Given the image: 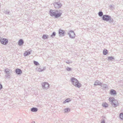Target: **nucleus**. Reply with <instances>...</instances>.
I'll list each match as a JSON object with an SVG mask.
<instances>
[{"label": "nucleus", "mask_w": 123, "mask_h": 123, "mask_svg": "<svg viewBox=\"0 0 123 123\" xmlns=\"http://www.w3.org/2000/svg\"><path fill=\"white\" fill-rule=\"evenodd\" d=\"M31 110L32 112H35L37 111L38 109L36 107H33L31 108Z\"/></svg>", "instance_id": "f3484780"}, {"label": "nucleus", "mask_w": 123, "mask_h": 123, "mask_svg": "<svg viewBox=\"0 0 123 123\" xmlns=\"http://www.w3.org/2000/svg\"><path fill=\"white\" fill-rule=\"evenodd\" d=\"M112 105L114 107H115L118 105V103L117 100L115 99L111 103Z\"/></svg>", "instance_id": "1a4fd4ad"}, {"label": "nucleus", "mask_w": 123, "mask_h": 123, "mask_svg": "<svg viewBox=\"0 0 123 123\" xmlns=\"http://www.w3.org/2000/svg\"><path fill=\"white\" fill-rule=\"evenodd\" d=\"M49 38V36L46 34H44L42 37V38Z\"/></svg>", "instance_id": "aec40b11"}, {"label": "nucleus", "mask_w": 123, "mask_h": 123, "mask_svg": "<svg viewBox=\"0 0 123 123\" xmlns=\"http://www.w3.org/2000/svg\"><path fill=\"white\" fill-rule=\"evenodd\" d=\"M56 33L55 32H53L52 34L51 35V37L53 38L56 35Z\"/></svg>", "instance_id": "5701e85b"}, {"label": "nucleus", "mask_w": 123, "mask_h": 123, "mask_svg": "<svg viewBox=\"0 0 123 123\" xmlns=\"http://www.w3.org/2000/svg\"><path fill=\"white\" fill-rule=\"evenodd\" d=\"M72 70V69L71 68L67 67V68L66 70L68 71H70Z\"/></svg>", "instance_id": "7c9ffc66"}, {"label": "nucleus", "mask_w": 123, "mask_h": 123, "mask_svg": "<svg viewBox=\"0 0 123 123\" xmlns=\"http://www.w3.org/2000/svg\"><path fill=\"white\" fill-rule=\"evenodd\" d=\"M71 81L72 84L75 86L79 88L81 86V85L79 82L78 80L74 77H71Z\"/></svg>", "instance_id": "f03ea898"}, {"label": "nucleus", "mask_w": 123, "mask_h": 123, "mask_svg": "<svg viewBox=\"0 0 123 123\" xmlns=\"http://www.w3.org/2000/svg\"><path fill=\"white\" fill-rule=\"evenodd\" d=\"M64 111L65 112H67L70 111V109L68 108H66L64 110Z\"/></svg>", "instance_id": "c85d7f7f"}, {"label": "nucleus", "mask_w": 123, "mask_h": 123, "mask_svg": "<svg viewBox=\"0 0 123 123\" xmlns=\"http://www.w3.org/2000/svg\"><path fill=\"white\" fill-rule=\"evenodd\" d=\"M4 12L5 14H10V12L9 11V10H4Z\"/></svg>", "instance_id": "bb28decb"}, {"label": "nucleus", "mask_w": 123, "mask_h": 123, "mask_svg": "<svg viewBox=\"0 0 123 123\" xmlns=\"http://www.w3.org/2000/svg\"><path fill=\"white\" fill-rule=\"evenodd\" d=\"M34 63L37 66L39 65V63L37 62L34 61Z\"/></svg>", "instance_id": "c756f323"}, {"label": "nucleus", "mask_w": 123, "mask_h": 123, "mask_svg": "<svg viewBox=\"0 0 123 123\" xmlns=\"http://www.w3.org/2000/svg\"><path fill=\"white\" fill-rule=\"evenodd\" d=\"M10 70L8 68H6L4 72L6 74H9Z\"/></svg>", "instance_id": "412c9836"}, {"label": "nucleus", "mask_w": 123, "mask_h": 123, "mask_svg": "<svg viewBox=\"0 0 123 123\" xmlns=\"http://www.w3.org/2000/svg\"><path fill=\"white\" fill-rule=\"evenodd\" d=\"M98 15L100 17H101L103 16V13L102 12H99L98 13Z\"/></svg>", "instance_id": "a878e982"}, {"label": "nucleus", "mask_w": 123, "mask_h": 123, "mask_svg": "<svg viewBox=\"0 0 123 123\" xmlns=\"http://www.w3.org/2000/svg\"><path fill=\"white\" fill-rule=\"evenodd\" d=\"M53 5L56 8H59L62 6V4L60 2H55L53 3Z\"/></svg>", "instance_id": "39448f33"}, {"label": "nucleus", "mask_w": 123, "mask_h": 123, "mask_svg": "<svg viewBox=\"0 0 123 123\" xmlns=\"http://www.w3.org/2000/svg\"><path fill=\"white\" fill-rule=\"evenodd\" d=\"M110 93L111 95H115L117 94L116 91L114 90H111L110 92Z\"/></svg>", "instance_id": "f8f14e48"}, {"label": "nucleus", "mask_w": 123, "mask_h": 123, "mask_svg": "<svg viewBox=\"0 0 123 123\" xmlns=\"http://www.w3.org/2000/svg\"><path fill=\"white\" fill-rule=\"evenodd\" d=\"M5 77L6 78H9L10 77V75L9 74H7L5 75Z\"/></svg>", "instance_id": "2f4dec72"}, {"label": "nucleus", "mask_w": 123, "mask_h": 123, "mask_svg": "<svg viewBox=\"0 0 123 123\" xmlns=\"http://www.w3.org/2000/svg\"><path fill=\"white\" fill-rule=\"evenodd\" d=\"M108 61H112L114 60V57L111 56H109L108 57Z\"/></svg>", "instance_id": "a211bd4d"}, {"label": "nucleus", "mask_w": 123, "mask_h": 123, "mask_svg": "<svg viewBox=\"0 0 123 123\" xmlns=\"http://www.w3.org/2000/svg\"><path fill=\"white\" fill-rule=\"evenodd\" d=\"M31 51L29 50L26 51L24 54V56H26L30 55L31 53Z\"/></svg>", "instance_id": "2eb2a0df"}, {"label": "nucleus", "mask_w": 123, "mask_h": 123, "mask_svg": "<svg viewBox=\"0 0 123 123\" xmlns=\"http://www.w3.org/2000/svg\"><path fill=\"white\" fill-rule=\"evenodd\" d=\"M102 18L103 20L106 21H108L110 23H111L114 22L113 19L109 15H103Z\"/></svg>", "instance_id": "7ed1b4c3"}, {"label": "nucleus", "mask_w": 123, "mask_h": 123, "mask_svg": "<svg viewBox=\"0 0 123 123\" xmlns=\"http://www.w3.org/2000/svg\"><path fill=\"white\" fill-rule=\"evenodd\" d=\"M59 35L60 37L64 36L66 34L65 32L64 31L61 29H59Z\"/></svg>", "instance_id": "0eeeda50"}, {"label": "nucleus", "mask_w": 123, "mask_h": 123, "mask_svg": "<svg viewBox=\"0 0 123 123\" xmlns=\"http://www.w3.org/2000/svg\"><path fill=\"white\" fill-rule=\"evenodd\" d=\"M24 43L23 40L22 39H20L18 41V44L19 46H21L23 45Z\"/></svg>", "instance_id": "ddd939ff"}, {"label": "nucleus", "mask_w": 123, "mask_h": 123, "mask_svg": "<svg viewBox=\"0 0 123 123\" xmlns=\"http://www.w3.org/2000/svg\"><path fill=\"white\" fill-rule=\"evenodd\" d=\"M103 54L104 55H106L108 53V51L106 49H104L103 51Z\"/></svg>", "instance_id": "6ab92c4d"}, {"label": "nucleus", "mask_w": 123, "mask_h": 123, "mask_svg": "<svg viewBox=\"0 0 123 123\" xmlns=\"http://www.w3.org/2000/svg\"><path fill=\"white\" fill-rule=\"evenodd\" d=\"M119 117L121 119L123 120V112L121 113L120 114Z\"/></svg>", "instance_id": "4be33fe9"}, {"label": "nucleus", "mask_w": 123, "mask_h": 123, "mask_svg": "<svg viewBox=\"0 0 123 123\" xmlns=\"http://www.w3.org/2000/svg\"><path fill=\"white\" fill-rule=\"evenodd\" d=\"M105 121L104 120H103L102 121H101V123H105Z\"/></svg>", "instance_id": "72a5a7b5"}, {"label": "nucleus", "mask_w": 123, "mask_h": 123, "mask_svg": "<svg viewBox=\"0 0 123 123\" xmlns=\"http://www.w3.org/2000/svg\"><path fill=\"white\" fill-rule=\"evenodd\" d=\"M70 101V100L69 98H67L65 100L64 102L63 103H65L66 102H68Z\"/></svg>", "instance_id": "cd10ccee"}, {"label": "nucleus", "mask_w": 123, "mask_h": 123, "mask_svg": "<svg viewBox=\"0 0 123 123\" xmlns=\"http://www.w3.org/2000/svg\"><path fill=\"white\" fill-rule=\"evenodd\" d=\"M31 123H35V122L34 121L32 122Z\"/></svg>", "instance_id": "e433bc0d"}, {"label": "nucleus", "mask_w": 123, "mask_h": 123, "mask_svg": "<svg viewBox=\"0 0 123 123\" xmlns=\"http://www.w3.org/2000/svg\"><path fill=\"white\" fill-rule=\"evenodd\" d=\"M114 97H111V98H109V101L111 102V103L113 102V100H114Z\"/></svg>", "instance_id": "b1692460"}, {"label": "nucleus", "mask_w": 123, "mask_h": 123, "mask_svg": "<svg viewBox=\"0 0 123 123\" xmlns=\"http://www.w3.org/2000/svg\"><path fill=\"white\" fill-rule=\"evenodd\" d=\"M15 72L18 74H20L22 73V71L21 69L17 68L16 69Z\"/></svg>", "instance_id": "9d476101"}, {"label": "nucleus", "mask_w": 123, "mask_h": 123, "mask_svg": "<svg viewBox=\"0 0 123 123\" xmlns=\"http://www.w3.org/2000/svg\"><path fill=\"white\" fill-rule=\"evenodd\" d=\"M42 86L43 89H47L49 88V85L47 82H44L42 83Z\"/></svg>", "instance_id": "20e7f679"}, {"label": "nucleus", "mask_w": 123, "mask_h": 123, "mask_svg": "<svg viewBox=\"0 0 123 123\" xmlns=\"http://www.w3.org/2000/svg\"><path fill=\"white\" fill-rule=\"evenodd\" d=\"M0 38L1 39V38H1V37H0Z\"/></svg>", "instance_id": "4c0bfd02"}, {"label": "nucleus", "mask_w": 123, "mask_h": 123, "mask_svg": "<svg viewBox=\"0 0 123 123\" xmlns=\"http://www.w3.org/2000/svg\"><path fill=\"white\" fill-rule=\"evenodd\" d=\"M0 42L2 44L6 45L7 43L8 40L7 39H0Z\"/></svg>", "instance_id": "6e6552de"}, {"label": "nucleus", "mask_w": 123, "mask_h": 123, "mask_svg": "<svg viewBox=\"0 0 123 123\" xmlns=\"http://www.w3.org/2000/svg\"><path fill=\"white\" fill-rule=\"evenodd\" d=\"M110 6V7L111 8H113V6H112V5Z\"/></svg>", "instance_id": "c9c22d12"}, {"label": "nucleus", "mask_w": 123, "mask_h": 123, "mask_svg": "<svg viewBox=\"0 0 123 123\" xmlns=\"http://www.w3.org/2000/svg\"><path fill=\"white\" fill-rule=\"evenodd\" d=\"M45 69L46 67L43 66H40V68L38 69V70L39 72H42Z\"/></svg>", "instance_id": "4468645a"}, {"label": "nucleus", "mask_w": 123, "mask_h": 123, "mask_svg": "<svg viewBox=\"0 0 123 123\" xmlns=\"http://www.w3.org/2000/svg\"><path fill=\"white\" fill-rule=\"evenodd\" d=\"M66 62L68 64H69L70 63L69 62V61H67Z\"/></svg>", "instance_id": "f704fd0d"}, {"label": "nucleus", "mask_w": 123, "mask_h": 123, "mask_svg": "<svg viewBox=\"0 0 123 123\" xmlns=\"http://www.w3.org/2000/svg\"><path fill=\"white\" fill-rule=\"evenodd\" d=\"M102 105L103 107H106L108 106V104L106 103H103L102 104Z\"/></svg>", "instance_id": "393cba45"}, {"label": "nucleus", "mask_w": 123, "mask_h": 123, "mask_svg": "<svg viewBox=\"0 0 123 123\" xmlns=\"http://www.w3.org/2000/svg\"><path fill=\"white\" fill-rule=\"evenodd\" d=\"M101 83L98 80H96L95 82L94 85L95 86L100 85V86L101 84Z\"/></svg>", "instance_id": "dca6fc26"}, {"label": "nucleus", "mask_w": 123, "mask_h": 123, "mask_svg": "<svg viewBox=\"0 0 123 123\" xmlns=\"http://www.w3.org/2000/svg\"><path fill=\"white\" fill-rule=\"evenodd\" d=\"M100 86L102 87V89L103 90H105L106 89L108 88V86L107 84H102L100 85Z\"/></svg>", "instance_id": "9b49d317"}, {"label": "nucleus", "mask_w": 123, "mask_h": 123, "mask_svg": "<svg viewBox=\"0 0 123 123\" xmlns=\"http://www.w3.org/2000/svg\"><path fill=\"white\" fill-rule=\"evenodd\" d=\"M2 85L0 84V90L2 89Z\"/></svg>", "instance_id": "473e14b6"}, {"label": "nucleus", "mask_w": 123, "mask_h": 123, "mask_svg": "<svg viewBox=\"0 0 123 123\" xmlns=\"http://www.w3.org/2000/svg\"><path fill=\"white\" fill-rule=\"evenodd\" d=\"M68 34L70 38H73L75 37V34L73 31H70L68 33Z\"/></svg>", "instance_id": "423d86ee"}, {"label": "nucleus", "mask_w": 123, "mask_h": 123, "mask_svg": "<svg viewBox=\"0 0 123 123\" xmlns=\"http://www.w3.org/2000/svg\"><path fill=\"white\" fill-rule=\"evenodd\" d=\"M49 14L52 17L55 16V18L60 17L62 15V11L59 10H50L49 11Z\"/></svg>", "instance_id": "f257e3e1"}]
</instances>
